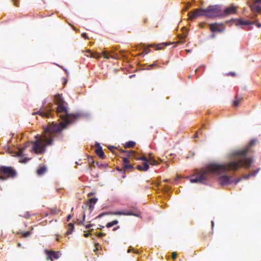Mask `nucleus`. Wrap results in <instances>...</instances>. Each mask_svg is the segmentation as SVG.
Returning <instances> with one entry per match:
<instances>
[{
    "mask_svg": "<svg viewBox=\"0 0 261 261\" xmlns=\"http://www.w3.org/2000/svg\"><path fill=\"white\" fill-rule=\"evenodd\" d=\"M256 140H252L244 148L234 150L229 154V157L232 161L225 164H211L207 166L206 169L201 172H198L191 176V182H202L205 180L210 174H220L229 171H236L241 167L250 168L253 162L251 158L247 157L248 153L252 152V146L254 145Z\"/></svg>",
    "mask_w": 261,
    "mask_h": 261,
    "instance_id": "1",
    "label": "nucleus"
},
{
    "mask_svg": "<svg viewBox=\"0 0 261 261\" xmlns=\"http://www.w3.org/2000/svg\"><path fill=\"white\" fill-rule=\"evenodd\" d=\"M55 101L58 106L56 113L62 120L59 123H52L45 129V135L43 137L36 136V140L34 141V152L43 153L47 145L52 144L55 133H60L63 129L66 128L68 125L73 123L79 119L82 114L80 113L69 114L68 112L67 103L64 100L62 95L57 94L55 96Z\"/></svg>",
    "mask_w": 261,
    "mask_h": 261,
    "instance_id": "2",
    "label": "nucleus"
},
{
    "mask_svg": "<svg viewBox=\"0 0 261 261\" xmlns=\"http://www.w3.org/2000/svg\"><path fill=\"white\" fill-rule=\"evenodd\" d=\"M5 149L11 155L18 157L20 163L25 164L32 159L31 157L27 156V151L28 149L31 152H33V141L26 144L23 147H17L16 149H13L10 146L7 145L5 146Z\"/></svg>",
    "mask_w": 261,
    "mask_h": 261,
    "instance_id": "3",
    "label": "nucleus"
},
{
    "mask_svg": "<svg viewBox=\"0 0 261 261\" xmlns=\"http://www.w3.org/2000/svg\"><path fill=\"white\" fill-rule=\"evenodd\" d=\"M17 175L16 171L11 166L0 167V180L4 181L9 178H14Z\"/></svg>",
    "mask_w": 261,
    "mask_h": 261,
    "instance_id": "4",
    "label": "nucleus"
},
{
    "mask_svg": "<svg viewBox=\"0 0 261 261\" xmlns=\"http://www.w3.org/2000/svg\"><path fill=\"white\" fill-rule=\"evenodd\" d=\"M222 10L219 5L209 6L205 9V16L208 18L221 17Z\"/></svg>",
    "mask_w": 261,
    "mask_h": 261,
    "instance_id": "5",
    "label": "nucleus"
},
{
    "mask_svg": "<svg viewBox=\"0 0 261 261\" xmlns=\"http://www.w3.org/2000/svg\"><path fill=\"white\" fill-rule=\"evenodd\" d=\"M37 114L43 118H49L52 117L53 111L50 107H43L39 111L34 112V115Z\"/></svg>",
    "mask_w": 261,
    "mask_h": 261,
    "instance_id": "6",
    "label": "nucleus"
},
{
    "mask_svg": "<svg viewBox=\"0 0 261 261\" xmlns=\"http://www.w3.org/2000/svg\"><path fill=\"white\" fill-rule=\"evenodd\" d=\"M205 14V9L200 8L195 9L194 11H191L188 13L189 19H193L200 16H204Z\"/></svg>",
    "mask_w": 261,
    "mask_h": 261,
    "instance_id": "7",
    "label": "nucleus"
},
{
    "mask_svg": "<svg viewBox=\"0 0 261 261\" xmlns=\"http://www.w3.org/2000/svg\"><path fill=\"white\" fill-rule=\"evenodd\" d=\"M140 212L137 209H133L129 211H124L122 212H116L112 214L115 215H127V216H134L136 217H139L140 215Z\"/></svg>",
    "mask_w": 261,
    "mask_h": 261,
    "instance_id": "8",
    "label": "nucleus"
},
{
    "mask_svg": "<svg viewBox=\"0 0 261 261\" xmlns=\"http://www.w3.org/2000/svg\"><path fill=\"white\" fill-rule=\"evenodd\" d=\"M45 253L47 255L46 259L47 260L50 259L53 261L54 259H57L60 256V253L59 251H55L53 250H46Z\"/></svg>",
    "mask_w": 261,
    "mask_h": 261,
    "instance_id": "9",
    "label": "nucleus"
},
{
    "mask_svg": "<svg viewBox=\"0 0 261 261\" xmlns=\"http://www.w3.org/2000/svg\"><path fill=\"white\" fill-rule=\"evenodd\" d=\"M237 7L233 5L226 8L223 11L222 10L221 17L228 16L230 14H234L237 13Z\"/></svg>",
    "mask_w": 261,
    "mask_h": 261,
    "instance_id": "10",
    "label": "nucleus"
},
{
    "mask_svg": "<svg viewBox=\"0 0 261 261\" xmlns=\"http://www.w3.org/2000/svg\"><path fill=\"white\" fill-rule=\"evenodd\" d=\"M259 3H261V0H254V3L250 6L251 9L253 12H261V7L259 5Z\"/></svg>",
    "mask_w": 261,
    "mask_h": 261,
    "instance_id": "11",
    "label": "nucleus"
},
{
    "mask_svg": "<svg viewBox=\"0 0 261 261\" xmlns=\"http://www.w3.org/2000/svg\"><path fill=\"white\" fill-rule=\"evenodd\" d=\"M210 29L213 32H222L224 30V28H222L221 25L217 23H212L210 24Z\"/></svg>",
    "mask_w": 261,
    "mask_h": 261,
    "instance_id": "12",
    "label": "nucleus"
},
{
    "mask_svg": "<svg viewBox=\"0 0 261 261\" xmlns=\"http://www.w3.org/2000/svg\"><path fill=\"white\" fill-rule=\"evenodd\" d=\"M122 151H123V150ZM124 152H127V154H128V155L129 156H134V155L133 154H136V152L135 151H133V150L124 151ZM134 157L136 159V160H142V161H145V162H146L147 163H148V160H149V158H147L145 156H142L138 158V157H136L134 155Z\"/></svg>",
    "mask_w": 261,
    "mask_h": 261,
    "instance_id": "13",
    "label": "nucleus"
},
{
    "mask_svg": "<svg viewBox=\"0 0 261 261\" xmlns=\"http://www.w3.org/2000/svg\"><path fill=\"white\" fill-rule=\"evenodd\" d=\"M96 149L95 152L96 154L101 159H103L105 156L104 152L102 150V147L100 146V144L98 143H96Z\"/></svg>",
    "mask_w": 261,
    "mask_h": 261,
    "instance_id": "14",
    "label": "nucleus"
},
{
    "mask_svg": "<svg viewBox=\"0 0 261 261\" xmlns=\"http://www.w3.org/2000/svg\"><path fill=\"white\" fill-rule=\"evenodd\" d=\"M230 177L227 175H223L219 177V182L221 185H226L230 183Z\"/></svg>",
    "mask_w": 261,
    "mask_h": 261,
    "instance_id": "15",
    "label": "nucleus"
},
{
    "mask_svg": "<svg viewBox=\"0 0 261 261\" xmlns=\"http://www.w3.org/2000/svg\"><path fill=\"white\" fill-rule=\"evenodd\" d=\"M137 169L139 171H146L149 169V165L146 162H144L142 165H138Z\"/></svg>",
    "mask_w": 261,
    "mask_h": 261,
    "instance_id": "16",
    "label": "nucleus"
},
{
    "mask_svg": "<svg viewBox=\"0 0 261 261\" xmlns=\"http://www.w3.org/2000/svg\"><path fill=\"white\" fill-rule=\"evenodd\" d=\"M86 56L87 57H90L92 58H94L96 59H99L101 57V55L97 53H91L90 50H88L86 51Z\"/></svg>",
    "mask_w": 261,
    "mask_h": 261,
    "instance_id": "17",
    "label": "nucleus"
},
{
    "mask_svg": "<svg viewBox=\"0 0 261 261\" xmlns=\"http://www.w3.org/2000/svg\"><path fill=\"white\" fill-rule=\"evenodd\" d=\"M46 171V168L45 166L40 167L39 168L37 169L36 171V173L39 176H41L45 173Z\"/></svg>",
    "mask_w": 261,
    "mask_h": 261,
    "instance_id": "18",
    "label": "nucleus"
},
{
    "mask_svg": "<svg viewBox=\"0 0 261 261\" xmlns=\"http://www.w3.org/2000/svg\"><path fill=\"white\" fill-rule=\"evenodd\" d=\"M97 201V199L96 198H90L89 201H86V205L88 204V203H90L89 205V208H93L94 204H95Z\"/></svg>",
    "mask_w": 261,
    "mask_h": 261,
    "instance_id": "19",
    "label": "nucleus"
},
{
    "mask_svg": "<svg viewBox=\"0 0 261 261\" xmlns=\"http://www.w3.org/2000/svg\"><path fill=\"white\" fill-rule=\"evenodd\" d=\"M85 214H84L83 215V220H81H81L80 221V220H77L78 224L79 225H84L85 226V224L84 223V222L85 221ZM92 226V224H89L85 225V227L87 229H88V228H90Z\"/></svg>",
    "mask_w": 261,
    "mask_h": 261,
    "instance_id": "20",
    "label": "nucleus"
},
{
    "mask_svg": "<svg viewBox=\"0 0 261 261\" xmlns=\"http://www.w3.org/2000/svg\"><path fill=\"white\" fill-rule=\"evenodd\" d=\"M74 229V224L73 223H69L68 224V229L65 233L66 235L71 234Z\"/></svg>",
    "mask_w": 261,
    "mask_h": 261,
    "instance_id": "21",
    "label": "nucleus"
},
{
    "mask_svg": "<svg viewBox=\"0 0 261 261\" xmlns=\"http://www.w3.org/2000/svg\"><path fill=\"white\" fill-rule=\"evenodd\" d=\"M148 163L151 165H156L159 164L158 162L153 158L151 156V153L149 154V160L148 162Z\"/></svg>",
    "mask_w": 261,
    "mask_h": 261,
    "instance_id": "22",
    "label": "nucleus"
},
{
    "mask_svg": "<svg viewBox=\"0 0 261 261\" xmlns=\"http://www.w3.org/2000/svg\"><path fill=\"white\" fill-rule=\"evenodd\" d=\"M242 99L243 98L242 97H239L236 96L235 97V99L233 102V106L234 107H238L242 101Z\"/></svg>",
    "mask_w": 261,
    "mask_h": 261,
    "instance_id": "23",
    "label": "nucleus"
},
{
    "mask_svg": "<svg viewBox=\"0 0 261 261\" xmlns=\"http://www.w3.org/2000/svg\"><path fill=\"white\" fill-rule=\"evenodd\" d=\"M136 145V142L134 141H130L126 142L124 144V147L127 148H133Z\"/></svg>",
    "mask_w": 261,
    "mask_h": 261,
    "instance_id": "24",
    "label": "nucleus"
},
{
    "mask_svg": "<svg viewBox=\"0 0 261 261\" xmlns=\"http://www.w3.org/2000/svg\"><path fill=\"white\" fill-rule=\"evenodd\" d=\"M102 55L104 58L109 59L110 58L116 59V57L113 55H109V53L107 51H103L102 52Z\"/></svg>",
    "mask_w": 261,
    "mask_h": 261,
    "instance_id": "25",
    "label": "nucleus"
},
{
    "mask_svg": "<svg viewBox=\"0 0 261 261\" xmlns=\"http://www.w3.org/2000/svg\"><path fill=\"white\" fill-rule=\"evenodd\" d=\"M239 23L241 25H248V24H254L255 22H251L249 20L247 21H243L242 20H238Z\"/></svg>",
    "mask_w": 261,
    "mask_h": 261,
    "instance_id": "26",
    "label": "nucleus"
},
{
    "mask_svg": "<svg viewBox=\"0 0 261 261\" xmlns=\"http://www.w3.org/2000/svg\"><path fill=\"white\" fill-rule=\"evenodd\" d=\"M118 221L117 220H114L112 222H109L106 224V227L108 228H110L112 227L113 226L117 224Z\"/></svg>",
    "mask_w": 261,
    "mask_h": 261,
    "instance_id": "27",
    "label": "nucleus"
},
{
    "mask_svg": "<svg viewBox=\"0 0 261 261\" xmlns=\"http://www.w3.org/2000/svg\"><path fill=\"white\" fill-rule=\"evenodd\" d=\"M21 236L23 238H27L30 236L31 234V232L30 231H21Z\"/></svg>",
    "mask_w": 261,
    "mask_h": 261,
    "instance_id": "28",
    "label": "nucleus"
},
{
    "mask_svg": "<svg viewBox=\"0 0 261 261\" xmlns=\"http://www.w3.org/2000/svg\"><path fill=\"white\" fill-rule=\"evenodd\" d=\"M150 49H149V46L147 47H145V48H144L142 54L143 55H147L150 52Z\"/></svg>",
    "mask_w": 261,
    "mask_h": 261,
    "instance_id": "29",
    "label": "nucleus"
},
{
    "mask_svg": "<svg viewBox=\"0 0 261 261\" xmlns=\"http://www.w3.org/2000/svg\"><path fill=\"white\" fill-rule=\"evenodd\" d=\"M129 160L128 158H124L123 159V168L125 167V165L129 164Z\"/></svg>",
    "mask_w": 261,
    "mask_h": 261,
    "instance_id": "30",
    "label": "nucleus"
},
{
    "mask_svg": "<svg viewBox=\"0 0 261 261\" xmlns=\"http://www.w3.org/2000/svg\"><path fill=\"white\" fill-rule=\"evenodd\" d=\"M19 216L20 217H24V218H28L29 217H30V214L28 212H26L24 214H19Z\"/></svg>",
    "mask_w": 261,
    "mask_h": 261,
    "instance_id": "31",
    "label": "nucleus"
},
{
    "mask_svg": "<svg viewBox=\"0 0 261 261\" xmlns=\"http://www.w3.org/2000/svg\"><path fill=\"white\" fill-rule=\"evenodd\" d=\"M60 212V211L56 208L51 209L50 211V212L52 214H58Z\"/></svg>",
    "mask_w": 261,
    "mask_h": 261,
    "instance_id": "32",
    "label": "nucleus"
},
{
    "mask_svg": "<svg viewBox=\"0 0 261 261\" xmlns=\"http://www.w3.org/2000/svg\"><path fill=\"white\" fill-rule=\"evenodd\" d=\"M167 45V44H160L157 45L156 49H161L163 48L164 46Z\"/></svg>",
    "mask_w": 261,
    "mask_h": 261,
    "instance_id": "33",
    "label": "nucleus"
},
{
    "mask_svg": "<svg viewBox=\"0 0 261 261\" xmlns=\"http://www.w3.org/2000/svg\"><path fill=\"white\" fill-rule=\"evenodd\" d=\"M133 168V166L132 165L128 164L125 165V167H124V170H127V169H132Z\"/></svg>",
    "mask_w": 261,
    "mask_h": 261,
    "instance_id": "34",
    "label": "nucleus"
},
{
    "mask_svg": "<svg viewBox=\"0 0 261 261\" xmlns=\"http://www.w3.org/2000/svg\"><path fill=\"white\" fill-rule=\"evenodd\" d=\"M259 170V168L257 170L253 171L251 173H250L251 175V176H255V175L257 173Z\"/></svg>",
    "mask_w": 261,
    "mask_h": 261,
    "instance_id": "35",
    "label": "nucleus"
},
{
    "mask_svg": "<svg viewBox=\"0 0 261 261\" xmlns=\"http://www.w3.org/2000/svg\"><path fill=\"white\" fill-rule=\"evenodd\" d=\"M99 246H100V245H99V244L98 243H96V244H95V249L94 250V251L96 253H96V252H97V250H98V247H99Z\"/></svg>",
    "mask_w": 261,
    "mask_h": 261,
    "instance_id": "36",
    "label": "nucleus"
},
{
    "mask_svg": "<svg viewBox=\"0 0 261 261\" xmlns=\"http://www.w3.org/2000/svg\"><path fill=\"white\" fill-rule=\"evenodd\" d=\"M12 1L13 2V4L15 6H18L19 0H12Z\"/></svg>",
    "mask_w": 261,
    "mask_h": 261,
    "instance_id": "37",
    "label": "nucleus"
},
{
    "mask_svg": "<svg viewBox=\"0 0 261 261\" xmlns=\"http://www.w3.org/2000/svg\"><path fill=\"white\" fill-rule=\"evenodd\" d=\"M177 256V253L176 252H173L172 253V258L174 259L175 258H176Z\"/></svg>",
    "mask_w": 261,
    "mask_h": 261,
    "instance_id": "38",
    "label": "nucleus"
},
{
    "mask_svg": "<svg viewBox=\"0 0 261 261\" xmlns=\"http://www.w3.org/2000/svg\"><path fill=\"white\" fill-rule=\"evenodd\" d=\"M106 234L104 233L100 232L97 234V237L98 238H101L103 236H105Z\"/></svg>",
    "mask_w": 261,
    "mask_h": 261,
    "instance_id": "39",
    "label": "nucleus"
},
{
    "mask_svg": "<svg viewBox=\"0 0 261 261\" xmlns=\"http://www.w3.org/2000/svg\"><path fill=\"white\" fill-rule=\"evenodd\" d=\"M254 22H255V23H254V24H256V26H257L258 28H261V23L257 22H256V21H254Z\"/></svg>",
    "mask_w": 261,
    "mask_h": 261,
    "instance_id": "40",
    "label": "nucleus"
},
{
    "mask_svg": "<svg viewBox=\"0 0 261 261\" xmlns=\"http://www.w3.org/2000/svg\"><path fill=\"white\" fill-rule=\"evenodd\" d=\"M250 176H251V174H246V175H244V178L245 179H248V178H249V177Z\"/></svg>",
    "mask_w": 261,
    "mask_h": 261,
    "instance_id": "41",
    "label": "nucleus"
},
{
    "mask_svg": "<svg viewBox=\"0 0 261 261\" xmlns=\"http://www.w3.org/2000/svg\"><path fill=\"white\" fill-rule=\"evenodd\" d=\"M82 37L85 39H88V37L86 33H83L82 35Z\"/></svg>",
    "mask_w": 261,
    "mask_h": 261,
    "instance_id": "42",
    "label": "nucleus"
},
{
    "mask_svg": "<svg viewBox=\"0 0 261 261\" xmlns=\"http://www.w3.org/2000/svg\"><path fill=\"white\" fill-rule=\"evenodd\" d=\"M155 65V64H150L149 65H148V67L147 68V69H151V68H152L153 66H154Z\"/></svg>",
    "mask_w": 261,
    "mask_h": 261,
    "instance_id": "43",
    "label": "nucleus"
},
{
    "mask_svg": "<svg viewBox=\"0 0 261 261\" xmlns=\"http://www.w3.org/2000/svg\"><path fill=\"white\" fill-rule=\"evenodd\" d=\"M107 214L106 213H101L100 214V215H99L97 217V218H101L103 216L106 215Z\"/></svg>",
    "mask_w": 261,
    "mask_h": 261,
    "instance_id": "44",
    "label": "nucleus"
},
{
    "mask_svg": "<svg viewBox=\"0 0 261 261\" xmlns=\"http://www.w3.org/2000/svg\"><path fill=\"white\" fill-rule=\"evenodd\" d=\"M90 235H91V234L89 233H84V236L85 238L88 237Z\"/></svg>",
    "mask_w": 261,
    "mask_h": 261,
    "instance_id": "45",
    "label": "nucleus"
},
{
    "mask_svg": "<svg viewBox=\"0 0 261 261\" xmlns=\"http://www.w3.org/2000/svg\"><path fill=\"white\" fill-rule=\"evenodd\" d=\"M71 218V216L70 215H69L67 217V221H69Z\"/></svg>",
    "mask_w": 261,
    "mask_h": 261,
    "instance_id": "46",
    "label": "nucleus"
},
{
    "mask_svg": "<svg viewBox=\"0 0 261 261\" xmlns=\"http://www.w3.org/2000/svg\"><path fill=\"white\" fill-rule=\"evenodd\" d=\"M143 23H144V24H145V23H146L147 22V18H144V19H143Z\"/></svg>",
    "mask_w": 261,
    "mask_h": 261,
    "instance_id": "47",
    "label": "nucleus"
},
{
    "mask_svg": "<svg viewBox=\"0 0 261 261\" xmlns=\"http://www.w3.org/2000/svg\"><path fill=\"white\" fill-rule=\"evenodd\" d=\"M119 228V226H117L113 228V230L115 231Z\"/></svg>",
    "mask_w": 261,
    "mask_h": 261,
    "instance_id": "48",
    "label": "nucleus"
},
{
    "mask_svg": "<svg viewBox=\"0 0 261 261\" xmlns=\"http://www.w3.org/2000/svg\"><path fill=\"white\" fill-rule=\"evenodd\" d=\"M133 248H129L127 250V252L128 253H129L130 252L131 250H133Z\"/></svg>",
    "mask_w": 261,
    "mask_h": 261,
    "instance_id": "49",
    "label": "nucleus"
},
{
    "mask_svg": "<svg viewBox=\"0 0 261 261\" xmlns=\"http://www.w3.org/2000/svg\"><path fill=\"white\" fill-rule=\"evenodd\" d=\"M214 226V223L213 221H212V228H213Z\"/></svg>",
    "mask_w": 261,
    "mask_h": 261,
    "instance_id": "50",
    "label": "nucleus"
},
{
    "mask_svg": "<svg viewBox=\"0 0 261 261\" xmlns=\"http://www.w3.org/2000/svg\"><path fill=\"white\" fill-rule=\"evenodd\" d=\"M240 180V179H237V180L236 181L235 184H237V183H238Z\"/></svg>",
    "mask_w": 261,
    "mask_h": 261,
    "instance_id": "51",
    "label": "nucleus"
},
{
    "mask_svg": "<svg viewBox=\"0 0 261 261\" xmlns=\"http://www.w3.org/2000/svg\"><path fill=\"white\" fill-rule=\"evenodd\" d=\"M17 246L18 247H20L21 246V244L20 243H18V244H17Z\"/></svg>",
    "mask_w": 261,
    "mask_h": 261,
    "instance_id": "52",
    "label": "nucleus"
},
{
    "mask_svg": "<svg viewBox=\"0 0 261 261\" xmlns=\"http://www.w3.org/2000/svg\"><path fill=\"white\" fill-rule=\"evenodd\" d=\"M100 228H99L100 229H101H101L104 227V226H100Z\"/></svg>",
    "mask_w": 261,
    "mask_h": 261,
    "instance_id": "53",
    "label": "nucleus"
},
{
    "mask_svg": "<svg viewBox=\"0 0 261 261\" xmlns=\"http://www.w3.org/2000/svg\"><path fill=\"white\" fill-rule=\"evenodd\" d=\"M199 25H200V27H201V28H202V27H203V24H202V23H200V24H199Z\"/></svg>",
    "mask_w": 261,
    "mask_h": 261,
    "instance_id": "54",
    "label": "nucleus"
},
{
    "mask_svg": "<svg viewBox=\"0 0 261 261\" xmlns=\"http://www.w3.org/2000/svg\"><path fill=\"white\" fill-rule=\"evenodd\" d=\"M163 181H164V182H168V179H165V180H164Z\"/></svg>",
    "mask_w": 261,
    "mask_h": 261,
    "instance_id": "55",
    "label": "nucleus"
},
{
    "mask_svg": "<svg viewBox=\"0 0 261 261\" xmlns=\"http://www.w3.org/2000/svg\"><path fill=\"white\" fill-rule=\"evenodd\" d=\"M215 34H212V37L214 38V37H215Z\"/></svg>",
    "mask_w": 261,
    "mask_h": 261,
    "instance_id": "56",
    "label": "nucleus"
},
{
    "mask_svg": "<svg viewBox=\"0 0 261 261\" xmlns=\"http://www.w3.org/2000/svg\"><path fill=\"white\" fill-rule=\"evenodd\" d=\"M231 74L233 76H234L235 75V73H231Z\"/></svg>",
    "mask_w": 261,
    "mask_h": 261,
    "instance_id": "57",
    "label": "nucleus"
},
{
    "mask_svg": "<svg viewBox=\"0 0 261 261\" xmlns=\"http://www.w3.org/2000/svg\"><path fill=\"white\" fill-rule=\"evenodd\" d=\"M186 36H187V34H185L184 38H186Z\"/></svg>",
    "mask_w": 261,
    "mask_h": 261,
    "instance_id": "58",
    "label": "nucleus"
},
{
    "mask_svg": "<svg viewBox=\"0 0 261 261\" xmlns=\"http://www.w3.org/2000/svg\"><path fill=\"white\" fill-rule=\"evenodd\" d=\"M108 53H109V54H111V53H113V51H111L108 52Z\"/></svg>",
    "mask_w": 261,
    "mask_h": 261,
    "instance_id": "59",
    "label": "nucleus"
},
{
    "mask_svg": "<svg viewBox=\"0 0 261 261\" xmlns=\"http://www.w3.org/2000/svg\"><path fill=\"white\" fill-rule=\"evenodd\" d=\"M197 137V134H196L195 135V137Z\"/></svg>",
    "mask_w": 261,
    "mask_h": 261,
    "instance_id": "60",
    "label": "nucleus"
},
{
    "mask_svg": "<svg viewBox=\"0 0 261 261\" xmlns=\"http://www.w3.org/2000/svg\"><path fill=\"white\" fill-rule=\"evenodd\" d=\"M112 148H113V146H112V148H109L110 150L112 149Z\"/></svg>",
    "mask_w": 261,
    "mask_h": 261,
    "instance_id": "61",
    "label": "nucleus"
},
{
    "mask_svg": "<svg viewBox=\"0 0 261 261\" xmlns=\"http://www.w3.org/2000/svg\"><path fill=\"white\" fill-rule=\"evenodd\" d=\"M112 148H113V146H112V148H109L110 150L112 149Z\"/></svg>",
    "mask_w": 261,
    "mask_h": 261,
    "instance_id": "62",
    "label": "nucleus"
},
{
    "mask_svg": "<svg viewBox=\"0 0 261 261\" xmlns=\"http://www.w3.org/2000/svg\"><path fill=\"white\" fill-rule=\"evenodd\" d=\"M112 148H113V146H112V148H109L110 150L112 149Z\"/></svg>",
    "mask_w": 261,
    "mask_h": 261,
    "instance_id": "63",
    "label": "nucleus"
},
{
    "mask_svg": "<svg viewBox=\"0 0 261 261\" xmlns=\"http://www.w3.org/2000/svg\"><path fill=\"white\" fill-rule=\"evenodd\" d=\"M31 228L32 230H33V227L32 226H31Z\"/></svg>",
    "mask_w": 261,
    "mask_h": 261,
    "instance_id": "64",
    "label": "nucleus"
}]
</instances>
